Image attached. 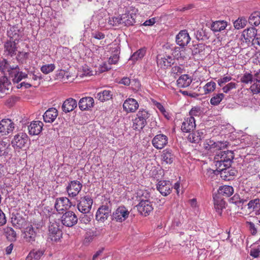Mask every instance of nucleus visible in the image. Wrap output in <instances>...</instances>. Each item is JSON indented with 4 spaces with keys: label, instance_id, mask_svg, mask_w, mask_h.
Returning <instances> with one entry per match:
<instances>
[{
    "label": "nucleus",
    "instance_id": "nucleus-1",
    "mask_svg": "<svg viewBox=\"0 0 260 260\" xmlns=\"http://www.w3.org/2000/svg\"><path fill=\"white\" fill-rule=\"evenodd\" d=\"M234 158L232 151H220L214 156V162L217 170H222L224 167H230Z\"/></svg>",
    "mask_w": 260,
    "mask_h": 260
},
{
    "label": "nucleus",
    "instance_id": "nucleus-2",
    "mask_svg": "<svg viewBox=\"0 0 260 260\" xmlns=\"http://www.w3.org/2000/svg\"><path fill=\"white\" fill-rule=\"evenodd\" d=\"M151 114L146 109H140L136 114V117L133 119V129L141 131L147 124V119Z\"/></svg>",
    "mask_w": 260,
    "mask_h": 260
},
{
    "label": "nucleus",
    "instance_id": "nucleus-3",
    "mask_svg": "<svg viewBox=\"0 0 260 260\" xmlns=\"http://www.w3.org/2000/svg\"><path fill=\"white\" fill-rule=\"evenodd\" d=\"M29 140V138L26 133H19L14 136L11 144L15 150H19L27 147Z\"/></svg>",
    "mask_w": 260,
    "mask_h": 260
},
{
    "label": "nucleus",
    "instance_id": "nucleus-4",
    "mask_svg": "<svg viewBox=\"0 0 260 260\" xmlns=\"http://www.w3.org/2000/svg\"><path fill=\"white\" fill-rule=\"evenodd\" d=\"M130 211L124 206L117 207L111 215V219L117 222L121 223L126 220L129 215Z\"/></svg>",
    "mask_w": 260,
    "mask_h": 260
},
{
    "label": "nucleus",
    "instance_id": "nucleus-5",
    "mask_svg": "<svg viewBox=\"0 0 260 260\" xmlns=\"http://www.w3.org/2000/svg\"><path fill=\"white\" fill-rule=\"evenodd\" d=\"M226 146V142H214L211 139L206 140L204 143V148L211 153L216 152L217 151L224 149Z\"/></svg>",
    "mask_w": 260,
    "mask_h": 260
},
{
    "label": "nucleus",
    "instance_id": "nucleus-6",
    "mask_svg": "<svg viewBox=\"0 0 260 260\" xmlns=\"http://www.w3.org/2000/svg\"><path fill=\"white\" fill-rule=\"evenodd\" d=\"M24 29L18 24L10 26L7 30V35L9 40L19 42L24 35Z\"/></svg>",
    "mask_w": 260,
    "mask_h": 260
},
{
    "label": "nucleus",
    "instance_id": "nucleus-7",
    "mask_svg": "<svg viewBox=\"0 0 260 260\" xmlns=\"http://www.w3.org/2000/svg\"><path fill=\"white\" fill-rule=\"evenodd\" d=\"M18 43L12 40L7 39L4 43V55L6 56L10 57L16 55Z\"/></svg>",
    "mask_w": 260,
    "mask_h": 260
},
{
    "label": "nucleus",
    "instance_id": "nucleus-8",
    "mask_svg": "<svg viewBox=\"0 0 260 260\" xmlns=\"http://www.w3.org/2000/svg\"><path fill=\"white\" fill-rule=\"evenodd\" d=\"M93 203V201L89 196H85L81 198L79 203L77 205L78 210L86 214L89 212Z\"/></svg>",
    "mask_w": 260,
    "mask_h": 260
},
{
    "label": "nucleus",
    "instance_id": "nucleus-9",
    "mask_svg": "<svg viewBox=\"0 0 260 260\" xmlns=\"http://www.w3.org/2000/svg\"><path fill=\"white\" fill-rule=\"evenodd\" d=\"M61 221L62 224L67 227H72L78 221V218L75 213L71 211H66L61 216Z\"/></svg>",
    "mask_w": 260,
    "mask_h": 260
},
{
    "label": "nucleus",
    "instance_id": "nucleus-10",
    "mask_svg": "<svg viewBox=\"0 0 260 260\" xmlns=\"http://www.w3.org/2000/svg\"><path fill=\"white\" fill-rule=\"evenodd\" d=\"M48 238L52 241H58L62 236V231L59 229V225L56 223H51L48 228Z\"/></svg>",
    "mask_w": 260,
    "mask_h": 260
},
{
    "label": "nucleus",
    "instance_id": "nucleus-11",
    "mask_svg": "<svg viewBox=\"0 0 260 260\" xmlns=\"http://www.w3.org/2000/svg\"><path fill=\"white\" fill-rule=\"evenodd\" d=\"M82 187L80 181L73 180L70 182L66 187V190L70 197L74 198L77 196Z\"/></svg>",
    "mask_w": 260,
    "mask_h": 260
},
{
    "label": "nucleus",
    "instance_id": "nucleus-12",
    "mask_svg": "<svg viewBox=\"0 0 260 260\" xmlns=\"http://www.w3.org/2000/svg\"><path fill=\"white\" fill-rule=\"evenodd\" d=\"M138 212L140 214L146 216L153 211L152 203L149 200H141L137 206Z\"/></svg>",
    "mask_w": 260,
    "mask_h": 260
},
{
    "label": "nucleus",
    "instance_id": "nucleus-13",
    "mask_svg": "<svg viewBox=\"0 0 260 260\" xmlns=\"http://www.w3.org/2000/svg\"><path fill=\"white\" fill-rule=\"evenodd\" d=\"M14 122L10 119H3L0 121V133L6 136L12 133L15 128Z\"/></svg>",
    "mask_w": 260,
    "mask_h": 260
},
{
    "label": "nucleus",
    "instance_id": "nucleus-14",
    "mask_svg": "<svg viewBox=\"0 0 260 260\" xmlns=\"http://www.w3.org/2000/svg\"><path fill=\"white\" fill-rule=\"evenodd\" d=\"M72 206L70 200L66 197L58 198L56 199L54 207L58 212L68 210Z\"/></svg>",
    "mask_w": 260,
    "mask_h": 260
},
{
    "label": "nucleus",
    "instance_id": "nucleus-15",
    "mask_svg": "<svg viewBox=\"0 0 260 260\" xmlns=\"http://www.w3.org/2000/svg\"><path fill=\"white\" fill-rule=\"evenodd\" d=\"M168 143V138L164 134L156 135L152 140V145L157 149H162L167 145Z\"/></svg>",
    "mask_w": 260,
    "mask_h": 260
},
{
    "label": "nucleus",
    "instance_id": "nucleus-16",
    "mask_svg": "<svg viewBox=\"0 0 260 260\" xmlns=\"http://www.w3.org/2000/svg\"><path fill=\"white\" fill-rule=\"evenodd\" d=\"M111 209L108 205L101 206L98 210L95 218L98 221L104 222L109 217Z\"/></svg>",
    "mask_w": 260,
    "mask_h": 260
},
{
    "label": "nucleus",
    "instance_id": "nucleus-17",
    "mask_svg": "<svg viewBox=\"0 0 260 260\" xmlns=\"http://www.w3.org/2000/svg\"><path fill=\"white\" fill-rule=\"evenodd\" d=\"M173 187L170 181L160 180L156 185V188L164 196H167L171 192Z\"/></svg>",
    "mask_w": 260,
    "mask_h": 260
},
{
    "label": "nucleus",
    "instance_id": "nucleus-18",
    "mask_svg": "<svg viewBox=\"0 0 260 260\" xmlns=\"http://www.w3.org/2000/svg\"><path fill=\"white\" fill-rule=\"evenodd\" d=\"M257 35V29L255 27H251L245 29L243 31L242 36L245 39L246 43L254 44Z\"/></svg>",
    "mask_w": 260,
    "mask_h": 260
},
{
    "label": "nucleus",
    "instance_id": "nucleus-19",
    "mask_svg": "<svg viewBox=\"0 0 260 260\" xmlns=\"http://www.w3.org/2000/svg\"><path fill=\"white\" fill-rule=\"evenodd\" d=\"M190 38L186 30H181L176 37L177 44L184 47L190 42Z\"/></svg>",
    "mask_w": 260,
    "mask_h": 260
},
{
    "label": "nucleus",
    "instance_id": "nucleus-20",
    "mask_svg": "<svg viewBox=\"0 0 260 260\" xmlns=\"http://www.w3.org/2000/svg\"><path fill=\"white\" fill-rule=\"evenodd\" d=\"M196 126L195 119L193 117H188L184 118L181 125V130L184 133H190Z\"/></svg>",
    "mask_w": 260,
    "mask_h": 260
},
{
    "label": "nucleus",
    "instance_id": "nucleus-21",
    "mask_svg": "<svg viewBox=\"0 0 260 260\" xmlns=\"http://www.w3.org/2000/svg\"><path fill=\"white\" fill-rule=\"evenodd\" d=\"M174 63V59L170 55L157 57V64L161 69H167L170 67Z\"/></svg>",
    "mask_w": 260,
    "mask_h": 260
},
{
    "label": "nucleus",
    "instance_id": "nucleus-22",
    "mask_svg": "<svg viewBox=\"0 0 260 260\" xmlns=\"http://www.w3.org/2000/svg\"><path fill=\"white\" fill-rule=\"evenodd\" d=\"M44 124L41 121H34L28 126V133L30 135H39L42 131Z\"/></svg>",
    "mask_w": 260,
    "mask_h": 260
},
{
    "label": "nucleus",
    "instance_id": "nucleus-23",
    "mask_svg": "<svg viewBox=\"0 0 260 260\" xmlns=\"http://www.w3.org/2000/svg\"><path fill=\"white\" fill-rule=\"evenodd\" d=\"M77 107V102L73 98H68L63 103L61 109L66 113L73 111Z\"/></svg>",
    "mask_w": 260,
    "mask_h": 260
},
{
    "label": "nucleus",
    "instance_id": "nucleus-24",
    "mask_svg": "<svg viewBox=\"0 0 260 260\" xmlns=\"http://www.w3.org/2000/svg\"><path fill=\"white\" fill-rule=\"evenodd\" d=\"M58 116V111L55 108H49L43 114L44 121L46 123H52Z\"/></svg>",
    "mask_w": 260,
    "mask_h": 260
},
{
    "label": "nucleus",
    "instance_id": "nucleus-25",
    "mask_svg": "<svg viewBox=\"0 0 260 260\" xmlns=\"http://www.w3.org/2000/svg\"><path fill=\"white\" fill-rule=\"evenodd\" d=\"M214 206L216 212L221 216L223 209L225 208V202L220 196L215 195L213 197Z\"/></svg>",
    "mask_w": 260,
    "mask_h": 260
},
{
    "label": "nucleus",
    "instance_id": "nucleus-26",
    "mask_svg": "<svg viewBox=\"0 0 260 260\" xmlns=\"http://www.w3.org/2000/svg\"><path fill=\"white\" fill-rule=\"evenodd\" d=\"M139 107L137 101L134 99H128L123 104V109L126 112H134Z\"/></svg>",
    "mask_w": 260,
    "mask_h": 260
},
{
    "label": "nucleus",
    "instance_id": "nucleus-27",
    "mask_svg": "<svg viewBox=\"0 0 260 260\" xmlns=\"http://www.w3.org/2000/svg\"><path fill=\"white\" fill-rule=\"evenodd\" d=\"M94 100L91 97H84L78 103L79 108L81 111L88 110L93 106Z\"/></svg>",
    "mask_w": 260,
    "mask_h": 260
},
{
    "label": "nucleus",
    "instance_id": "nucleus-28",
    "mask_svg": "<svg viewBox=\"0 0 260 260\" xmlns=\"http://www.w3.org/2000/svg\"><path fill=\"white\" fill-rule=\"evenodd\" d=\"M135 14L133 13H129V12H125L121 15V24H124L125 26H131L136 23Z\"/></svg>",
    "mask_w": 260,
    "mask_h": 260
},
{
    "label": "nucleus",
    "instance_id": "nucleus-29",
    "mask_svg": "<svg viewBox=\"0 0 260 260\" xmlns=\"http://www.w3.org/2000/svg\"><path fill=\"white\" fill-rule=\"evenodd\" d=\"M220 172V175L225 180H230L236 176L237 171L230 167H224L222 170H217Z\"/></svg>",
    "mask_w": 260,
    "mask_h": 260
},
{
    "label": "nucleus",
    "instance_id": "nucleus-30",
    "mask_svg": "<svg viewBox=\"0 0 260 260\" xmlns=\"http://www.w3.org/2000/svg\"><path fill=\"white\" fill-rule=\"evenodd\" d=\"M175 158V155L172 150L166 149L162 151L161 154V160L166 164H171L173 163Z\"/></svg>",
    "mask_w": 260,
    "mask_h": 260
},
{
    "label": "nucleus",
    "instance_id": "nucleus-31",
    "mask_svg": "<svg viewBox=\"0 0 260 260\" xmlns=\"http://www.w3.org/2000/svg\"><path fill=\"white\" fill-rule=\"evenodd\" d=\"M192 82V79L189 75H181L177 80V84L179 87L185 88L189 86Z\"/></svg>",
    "mask_w": 260,
    "mask_h": 260
},
{
    "label": "nucleus",
    "instance_id": "nucleus-32",
    "mask_svg": "<svg viewBox=\"0 0 260 260\" xmlns=\"http://www.w3.org/2000/svg\"><path fill=\"white\" fill-rule=\"evenodd\" d=\"M24 234V238L27 242H32L35 241L37 234L31 225L25 229Z\"/></svg>",
    "mask_w": 260,
    "mask_h": 260
},
{
    "label": "nucleus",
    "instance_id": "nucleus-33",
    "mask_svg": "<svg viewBox=\"0 0 260 260\" xmlns=\"http://www.w3.org/2000/svg\"><path fill=\"white\" fill-rule=\"evenodd\" d=\"M228 25V22L224 20H219L213 22L211 28L214 32H220L225 29Z\"/></svg>",
    "mask_w": 260,
    "mask_h": 260
},
{
    "label": "nucleus",
    "instance_id": "nucleus-34",
    "mask_svg": "<svg viewBox=\"0 0 260 260\" xmlns=\"http://www.w3.org/2000/svg\"><path fill=\"white\" fill-rule=\"evenodd\" d=\"M248 200V198L246 199H241L238 194H235L231 198H230V202L235 204L238 208L242 209H243L244 204L247 202Z\"/></svg>",
    "mask_w": 260,
    "mask_h": 260
},
{
    "label": "nucleus",
    "instance_id": "nucleus-35",
    "mask_svg": "<svg viewBox=\"0 0 260 260\" xmlns=\"http://www.w3.org/2000/svg\"><path fill=\"white\" fill-rule=\"evenodd\" d=\"M203 138V133L198 131L189 134L187 139L191 143H199Z\"/></svg>",
    "mask_w": 260,
    "mask_h": 260
},
{
    "label": "nucleus",
    "instance_id": "nucleus-36",
    "mask_svg": "<svg viewBox=\"0 0 260 260\" xmlns=\"http://www.w3.org/2000/svg\"><path fill=\"white\" fill-rule=\"evenodd\" d=\"M234 192V188L232 186L229 185H224L220 186L218 190L217 196H223L226 197H230Z\"/></svg>",
    "mask_w": 260,
    "mask_h": 260
},
{
    "label": "nucleus",
    "instance_id": "nucleus-37",
    "mask_svg": "<svg viewBox=\"0 0 260 260\" xmlns=\"http://www.w3.org/2000/svg\"><path fill=\"white\" fill-rule=\"evenodd\" d=\"M248 21L251 25H258L260 24V12H253L249 16Z\"/></svg>",
    "mask_w": 260,
    "mask_h": 260
},
{
    "label": "nucleus",
    "instance_id": "nucleus-38",
    "mask_svg": "<svg viewBox=\"0 0 260 260\" xmlns=\"http://www.w3.org/2000/svg\"><path fill=\"white\" fill-rule=\"evenodd\" d=\"M44 251L38 249L31 251L26 257V260H39L43 255Z\"/></svg>",
    "mask_w": 260,
    "mask_h": 260
},
{
    "label": "nucleus",
    "instance_id": "nucleus-39",
    "mask_svg": "<svg viewBox=\"0 0 260 260\" xmlns=\"http://www.w3.org/2000/svg\"><path fill=\"white\" fill-rule=\"evenodd\" d=\"M11 86V82L6 77L0 79V91L2 92H6L8 91Z\"/></svg>",
    "mask_w": 260,
    "mask_h": 260
},
{
    "label": "nucleus",
    "instance_id": "nucleus-40",
    "mask_svg": "<svg viewBox=\"0 0 260 260\" xmlns=\"http://www.w3.org/2000/svg\"><path fill=\"white\" fill-rule=\"evenodd\" d=\"M4 234L7 239L11 241H15L16 239V233L11 227H6L4 229Z\"/></svg>",
    "mask_w": 260,
    "mask_h": 260
},
{
    "label": "nucleus",
    "instance_id": "nucleus-41",
    "mask_svg": "<svg viewBox=\"0 0 260 260\" xmlns=\"http://www.w3.org/2000/svg\"><path fill=\"white\" fill-rule=\"evenodd\" d=\"M15 70L16 73L14 74V76H12V81L14 83H18L23 79H25L27 77V74L22 72H20L19 69Z\"/></svg>",
    "mask_w": 260,
    "mask_h": 260
},
{
    "label": "nucleus",
    "instance_id": "nucleus-42",
    "mask_svg": "<svg viewBox=\"0 0 260 260\" xmlns=\"http://www.w3.org/2000/svg\"><path fill=\"white\" fill-rule=\"evenodd\" d=\"M112 94L110 90H104L102 92L97 94V98L101 102L108 101L112 98Z\"/></svg>",
    "mask_w": 260,
    "mask_h": 260
},
{
    "label": "nucleus",
    "instance_id": "nucleus-43",
    "mask_svg": "<svg viewBox=\"0 0 260 260\" xmlns=\"http://www.w3.org/2000/svg\"><path fill=\"white\" fill-rule=\"evenodd\" d=\"M25 222L24 219L20 216L12 218V223L13 226L17 229L22 228L24 225Z\"/></svg>",
    "mask_w": 260,
    "mask_h": 260
},
{
    "label": "nucleus",
    "instance_id": "nucleus-44",
    "mask_svg": "<svg viewBox=\"0 0 260 260\" xmlns=\"http://www.w3.org/2000/svg\"><path fill=\"white\" fill-rule=\"evenodd\" d=\"M224 97V95L222 93L216 94L211 98L210 104L213 106H217L220 104Z\"/></svg>",
    "mask_w": 260,
    "mask_h": 260
},
{
    "label": "nucleus",
    "instance_id": "nucleus-45",
    "mask_svg": "<svg viewBox=\"0 0 260 260\" xmlns=\"http://www.w3.org/2000/svg\"><path fill=\"white\" fill-rule=\"evenodd\" d=\"M247 20L244 17L239 18L234 22V26L237 29L244 28L247 23Z\"/></svg>",
    "mask_w": 260,
    "mask_h": 260
},
{
    "label": "nucleus",
    "instance_id": "nucleus-46",
    "mask_svg": "<svg viewBox=\"0 0 260 260\" xmlns=\"http://www.w3.org/2000/svg\"><path fill=\"white\" fill-rule=\"evenodd\" d=\"M215 88L216 83L214 82L211 81L207 83L203 87L205 94H208L214 91Z\"/></svg>",
    "mask_w": 260,
    "mask_h": 260
},
{
    "label": "nucleus",
    "instance_id": "nucleus-47",
    "mask_svg": "<svg viewBox=\"0 0 260 260\" xmlns=\"http://www.w3.org/2000/svg\"><path fill=\"white\" fill-rule=\"evenodd\" d=\"M145 54V50L143 49H140L135 52L131 57L130 59L135 61L139 59L143 58Z\"/></svg>",
    "mask_w": 260,
    "mask_h": 260
},
{
    "label": "nucleus",
    "instance_id": "nucleus-48",
    "mask_svg": "<svg viewBox=\"0 0 260 260\" xmlns=\"http://www.w3.org/2000/svg\"><path fill=\"white\" fill-rule=\"evenodd\" d=\"M248 208L252 209L253 210H256L257 209H260V200L259 199H255L251 200L247 204Z\"/></svg>",
    "mask_w": 260,
    "mask_h": 260
},
{
    "label": "nucleus",
    "instance_id": "nucleus-49",
    "mask_svg": "<svg viewBox=\"0 0 260 260\" xmlns=\"http://www.w3.org/2000/svg\"><path fill=\"white\" fill-rule=\"evenodd\" d=\"M9 145L4 141H0V156L7 155L9 152Z\"/></svg>",
    "mask_w": 260,
    "mask_h": 260
},
{
    "label": "nucleus",
    "instance_id": "nucleus-50",
    "mask_svg": "<svg viewBox=\"0 0 260 260\" xmlns=\"http://www.w3.org/2000/svg\"><path fill=\"white\" fill-rule=\"evenodd\" d=\"M253 75L248 72H245L241 77L240 80L241 82L245 83H251L253 81Z\"/></svg>",
    "mask_w": 260,
    "mask_h": 260
},
{
    "label": "nucleus",
    "instance_id": "nucleus-51",
    "mask_svg": "<svg viewBox=\"0 0 260 260\" xmlns=\"http://www.w3.org/2000/svg\"><path fill=\"white\" fill-rule=\"evenodd\" d=\"M55 68V66L54 64H47L43 65L41 68V71L43 73L45 74H48L53 72Z\"/></svg>",
    "mask_w": 260,
    "mask_h": 260
},
{
    "label": "nucleus",
    "instance_id": "nucleus-52",
    "mask_svg": "<svg viewBox=\"0 0 260 260\" xmlns=\"http://www.w3.org/2000/svg\"><path fill=\"white\" fill-rule=\"evenodd\" d=\"M184 71V69L182 66H175L172 68L171 73V75L176 78L177 76L183 73Z\"/></svg>",
    "mask_w": 260,
    "mask_h": 260
},
{
    "label": "nucleus",
    "instance_id": "nucleus-53",
    "mask_svg": "<svg viewBox=\"0 0 260 260\" xmlns=\"http://www.w3.org/2000/svg\"><path fill=\"white\" fill-rule=\"evenodd\" d=\"M250 89L253 94L260 92V80L256 79L253 84L250 86Z\"/></svg>",
    "mask_w": 260,
    "mask_h": 260
},
{
    "label": "nucleus",
    "instance_id": "nucleus-54",
    "mask_svg": "<svg viewBox=\"0 0 260 260\" xmlns=\"http://www.w3.org/2000/svg\"><path fill=\"white\" fill-rule=\"evenodd\" d=\"M108 23L109 25L113 26H119L120 24H121V16L109 18Z\"/></svg>",
    "mask_w": 260,
    "mask_h": 260
},
{
    "label": "nucleus",
    "instance_id": "nucleus-55",
    "mask_svg": "<svg viewBox=\"0 0 260 260\" xmlns=\"http://www.w3.org/2000/svg\"><path fill=\"white\" fill-rule=\"evenodd\" d=\"M237 84L235 82H230L222 87V90L224 93H228L233 89L236 88Z\"/></svg>",
    "mask_w": 260,
    "mask_h": 260
},
{
    "label": "nucleus",
    "instance_id": "nucleus-56",
    "mask_svg": "<svg viewBox=\"0 0 260 260\" xmlns=\"http://www.w3.org/2000/svg\"><path fill=\"white\" fill-rule=\"evenodd\" d=\"M201 113V108L199 107H194L189 111V117L199 116Z\"/></svg>",
    "mask_w": 260,
    "mask_h": 260
},
{
    "label": "nucleus",
    "instance_id": "nucleus-57",
    "mask_svg": "<svg viewBox=\"0 0 260 260\" xmlns=\"http://www.w3.org/2000/svg\"><path fill=\"white\" fill-rule=\"evenodd\" d=\"M194 35L198 40H204L206 38L205 31L203 29L197 30Z\"/></svg>",
    "mask_w": 260,
    "mask_h": 260
},
{
    "label": "nucleus",
    "instance_id": "nucleus-58",
    "mask_svg": "<svg viewBox=\"0 0 260 260\" xmlns=\"http://www.w3.org/2000/svg\"><path fill=\"white\" fill-rule=\"evenodd\" d=\"M231 80L232 77L230 76L223 77L218 80V84L219 85V86L221 87L223 86L224 84L230 81Z\"/></svg>",
    "mask_w": 260,
    "mask_h": 260
},
{
    "label": "nucleus",
    "instance_id": "nucleus-59",
    "mask_svg": "<svg viewBox=\"0 0 260 260\" xmlns=\"http://www.w3.org/2000/svg\"><path fill=\"white\" fill-rule=\"evenodd\" d=\"M246 224L250 231L251 234L253 235H255L257 233V230L255 227L254 224L252 222L247 221Z\"/></svg>",
    "mask_w": 260,
    "mask_h": 260
},
{
    "label": "nucleus",
    "instance_id": "nucleus-60",
    "mask_svg": "<svg viewBox=\"0 0 260 260\" xmlns=\"http://www.w3.org/2000/svg\"><path fill=\"white\" fill-rule=\"evenodd\" d=\"M28 53L24 52H19L17 55V59L19 61H23L28 57Z\"/></svg>",
    "mask_w": 260,
    "mask_h": 260
},
{
    "label": "nucleus",
    "instance_id": "nucleus-61",
    "mask_svg": "<svg viewBox=\"0 0 260 260\" xmlns=\"http://www.w3.org/2000/svg\"><path fill=\"white\" fill-rule=\"evenodd\" d=\"M91 36H92V37H93L96 39L102 40L105 38V35L104 34H103L101 32L95 31V32L92 33Z\"/></svg>",
    "mask_w": 260,
    "mask_h": 260
},
{
    "label": "nucleus",
    "instance_id": "nucleus-62",
    "mask_svg": "<svg viewBox=\"0 0 260 260\" xmlns=\"http://www.w3.org/2000/svg\"><path fill=\"white\" fill-rule=\"evenodd\" d=\"M260 254L259 248H253L251 249L250 251V255L254 258L258 257Z\"/></svg>",
    "mask_w": 260,
    "mask_h": 260
},
{
    "label": "nucleus",
    "instance_id": "nucleus-63",
    "mask_svg": "<svg viewBox=\"0 0 260 260\" xmlns=\"http://www.w3.org/2000/svg\"><path fill=\"white\" fill-rule=\"evenodd\" d=\"M118 60L119 56L117 55L114 54L109 58L108 62L109 64H115L118 62Z\"/></svg>",
    "mask_w": 260,
    "mask_h": 260
},
{
    "label": "nucleus",
    "instance_id": "nucleus-64",
    "mask_svg": "<svg viewBox=\"0 0 260 260\" xmlns=\"http://www.w3.org/2000/svg\"><path fill=\"white\" fill-rule=\"evenodd\" d=\"M6 218L5 214L0 209V226L3 225L6 223Z\"/></svg>",
    "mask_w": 260,
    "mask_h": 260
}]
</instances>
